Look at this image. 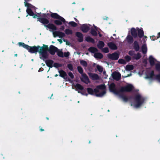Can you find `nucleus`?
<instances>
[{
    "instance_id": "1",
    "label": "nucleus",
    "mask_w": 160,
    "mask_h": 160,
    "mask_svg": "<svg viewBox=\"0 0 160 160\" xmlns=\"http://www.w3.org/2000/svg\"><path fill=\"white\" fill-rule=\"evenodd\" d=\"M41 48L40 53V54H42V57L40 58V59L43 61H45L48 58L49 54L47 52L48 51L51 54L53 55L58 50L57 48L52 45H50L49 48L48 45L43 44V46Z\"/></svg>"
},
{
    "instance_id": "36",
    "label": "nucleus",
    "mask_w": 160,
    "mask_h": 160,
    "mask_svg": "<svg viewBox=\"0 0 160 160\" xmlns=\"http://www.w3.org/2000/svg\"><path fill=\"white\" fill-rule=\"evenodd\" d=\"M158 36L157 37H155L154 36H152L150 37L151 39L153 40L154 41L155 40L158 39L160 37V32L158 33Z\"/></svg>"
},
{
    "instance_id": "14",
    "label": "nucleus",
    "mask_w": 160,
    "mask_h": 160,
    "mask_svg": "<svg viewBox=\"0 0 160 160\" xmlns=\"http://www.w3.org/2000/svg\"><path fill=\"white\" fill-rule=\"evenodd\" d=\"M112 77L114 79L118 81L121 78V74L119 72L115 71L113 72Z\"/></svg>"
},
{
    "instance_id": "15",
    "label": "nucleus",
    "mask_w": 160,
    "mask_h": 160,
    "mask_svg": "<svg viewBox=\"0 0 160 160\" xmlns=\"http://www.w3.org/2000/svg\"><path fill=\"white\" fill-rule=\"evenodd\" d=\"M80 29L84 33H86L90 29V27L87 24H83L80 27Z\"/></svg>"
},
{
    "instance_id": "30",
    "label": "nucleus",
    "mask_w": 160,
    "mask_h": 160,
    "mask_svg": "<svg viewBox=\"0 0 160 160\" xmlns=\"http://www.w3.org/2000/svg\"><path fill=\"white\" fill-rule=\"evenodd\" d=\"M75 87L77 89L81 90H82L84 89L83 87L79 83H77L75 85Z\"/></svg>"
},
{
    "instance_id": "18",
    "label": "nucleus",
    "mask_w": 160,
    "mask_h": 160,
    "mask_svg": "<svg viewBox=\"0 0 160 160\" xmlns=\"http://www.w3.org/2000/svg\"><path fill=\"white\" fill-rule=\"evenodd\" d=\"M88 75L93 80H98L99 79V77L97 74L89 73Z\"/></svg>"
},
{
    "instance_id": "17",
    "label": "nucleus",
    "mask_w": 160,
    "mask_h": 160,
    "mask_svg": "<svg viewBox=\"0 0 160 160\" xmlns=\"http://www.w3.org/2000/svg\"><path fill=\"white\" fill-rule=\"evenodd\" d=\"M76 36L78 38V41L79 42H82L83 41V35L82 34L79 32H77L75 33Z\"/></svg>"
},
{
    "instance_id": "58",
    "label": "nucleus",
    "mask_w": 160,
    "mask_h": 160,
    "mask_svg": "<svg viewBox=\"0 0 160 160\" xmlns=\"http://www.w3.org/2000/svg\"><path fill=\"white\" fill-rule=\"evenodd\" d=\"M99 36L100 37H102V34H100L99 32Z\"/></svg>"
},
{
    "instance_id": "53",
    "label": "nucleus",
    "mask_w": 160,
    "mask_h": 160,
    "mask_svg": "<svg viewBox=\"0 0 160 160\" xmlns=\"http://www.w3.org/2000/svg\"><path fill=\"white\" fill-rule=\"evenodd\" d=\"M65 29V27H64V26H61V27H60L59 29L60 30H63Z\"/></svg>"
},
{
    "instance_id": "56",
    "label": "nucleus",
    "mask_w": 160,
    "mask_h": 160,
    "mask_svg": "<svg viewBox=\"0 0 160 160\" xmlns=\"http://www.w3.org/2000/svg\"><path fill=\"white\" fill-rule=\"evenodd\" d=\"M40 130L42 132V131H44V129H43L42 128H40Z\"/></svg>"
},
{
    "instance_id": "21",
    "label": "nucleus",
    "mask_w": 160,
    "mask_h": 160,
    "mask_svg": "<svg viewBox=\"0 0 160 160\" xmlns=\"http://www.w3.org/2000/svg\"><path fill=\"white\" fill-rule=\"evenodd\" d=\"M133 38H134V37L132 35V36L130 35H128L126 37V40L128 43L131 44L134 41Z\"/></svg>"
},
{
    "instance_id": "49",
    "label": "nucleus",
    "mask_w": 160,
    "mask_h": 160,
    "mask_svg": "<svg viewBox=\"0 0 160 160\" xmlns=\"http://www.w3.org/2000/svg\"><path fill=\"white\" fill-rule=\"evenodd\" d=\"M125 58L126 61L129 62L131 59V58L128 55H127L125 57Z\"/></svg>"
},
{
    "instance_id": "35",
    "label": "nucleus",
    "mask_w": 160,
    "mask_h": 160,
    "mask_svg": "<svg viewBox=\"0 0 160 160\" xmlns=\"http://www.w3.org/2000/svg\"><path fill=\"white\" fill-rule=\"evenodd\" d=\"M56 52L57 53V55L58 56L61 58H63L64 57L63 53L62 51H60L58 49V51Z\"/></svg>"
},
{
    "instance_id": "12",
    "label": "nucleus",
    "mask_w": 160,
    "mask_h": 160,
    "mask_svg": "<svg viewBox=\"0 0 160 160\" xmlns=\"http://www.w3.org/2000/svg\"><path fill=\"white\" fill-rule=\"evenodd\" d=\"M108 57L109 58L112 60H115L118 59L119 58V54L117 52H115L112 54H108Z\"/></svg>"
},
{
    "instance_id": "2",
    "label": "nucleus",
    "mask_w": 160,
    "mask_h": 160,
    "mask_svg": "<svg viewBox=\"0 0 160 160\" xmlns=\"http://www.w3.org/2000/svg\"><path fill=\"white\" fill-rule=\"evenodd\" d=\"M106 87L104 84H101L97 86L96 88L93 90L92 88H87V92L88 94L93 95L94 92L95 93V96L97 97H102L106 93V92L105 90H103L102 92L99 93H97L99 92V89L103 90L105 89Z\"/></svg>"
},
{
    "instance_id": "46",
    "label": "nucleus",
    "mask_w": 160,
    "mask_h": 160,
    "mask_svg": "<svg viewBox=\"0 0 160 160\" xmlns=\"http://www.w3.org/2000/svg\"><path fill=\"white\" fill-rule=\"evenodd\" d=\"M102 51L104 53H108L109 52L108 48V47H105L103 48H102Z\"/></svg>"
},
{
    "instance_id": "60",
    "label": "nucleus",
    "mask_w": 160,
    "mask_h": 160,
    "mask_svg": "<svg viewBox=\"0 0 160 160\" xmlns=\"http://www.w3.org/2000/svg\"><path fill=\"white\" fill-rule=\"evenodd\" d=\"M75 19V21L76 22H78V21L76 18H74Z\"/></svg>"
},
{
    "instance_id": "26",
    "label": "nucleus",
    "mask_w": 160,
    "mask_h": 160,
    "mask_svg": "<svg viewBox=\"0 0 160 160\" xmlns=\"http://www.w3.org/2000/svg\"><path fill=\"white\" fill-rule=\"evenodd\" d=\"M104 45L105 44L103 41H99L98 44H97V46L98 48L102 49L103 47H104Z\"/></svg>"
},
{
    "instance_id": "52",
    "label": "nucleus",
    "mask_w": 160,
    "mask_h": 160,
    "mask_svg": "<svg viewBox=\"0 0 160 160\" xmlns=\"http://www.w3.org/2000/svg\"><path fill=\"white\" fill-rule=\"evenodd\" d=\"M70 55V53L69 52H65L63 53V56L64 57H68Z\"/></svg>"
},
{
    "instance_id": "57",
    "label": "nucleus",
    "mask_w": 160,
    "mask_h": 160,
    "mask_svg": "<svg viewBox=\"0 0 160 160\" xmlns=\"http://www.w3.org/2000/svg\"><path fill=\"white\" fill-rule=\"evenodd\" d=\"M50 16V14L49 13H46V16L47 17V16Z\"/></svg>"
},
{
    "instance_id": "63",
    "label": "nucleus",
    "mask_w": 160,
    "mask_h": 160,
    "mask_svg": "<svg viewBox=\"0 0 160 160\" xmlns=\"http://www.w3.org/2000/svg\"><path fill=\"white\" fill-rule=\"evenodd\" d=\"M17 55H17V54H15L14 55V56H16V57L17 56Z\"/></svg>"
},
{
    "instance_id": "20",
    "label": "nucleus",
    "mask_w": 160,
    "mask_h": 160,
    "mask_svg": "<svg viewBox=\"0 0 160 160\" xmlns=\"http://www.w3.org/2000/svg\"><path fill=\"white\" fill-rule=\"evenodd\" d=\"M133 47L136 51H138L139 50L140 46L137 41H135L134 42Z\"/></svg>"
},
{
    "instance_id": "33",
    "label": "nucleus",
    "mask_w": 160,
    "mask_h": 160,
    "mask_svg": "<svg viewBox=\"0 0 160 160\" xmlns=\"http://www.w3.org/2000/svg\"><path fill=\"white\" fill-rule=\"evenodd\" d=\"M25 6L27 7V8H33L34 6L31 5V4L27 2H24Z\"/></svg>"
},
{
    "instance_id": "54",
    "label": "nucleus",
    "mask_w": 160,
    "mask_h": 160,
    "mask_svg": "<svg viewBox=\"0 0 160 160\" xmlns=\"http://www.w3.org/2000/svg\"><path fill=\"white\" fill-rule=\"evenodd\" d=\"M58 40L60 44L62 43V40L61 39H58Z\"/></svg>"
},
{
    "instance_id": "10",
    "label": "nucleus",
    "mask_w": 160,
    "mask_h": 160,
    "mask_svg": "<svg viewBox=\"0 0 160 160\" xmlns=\"http://www.w3.org/2000/svg\"><path fill=\"white\" fill-rule=\"evenodd\" d=\"M134 87L131 84H129L124 87H122L120 89V93L124 92H131L132 91Z\"/></svg>"
},
{
    "instance_id": "47",
    "label": "nucleus",
    "mask_w": 160,
    "mask_h": 160,
    "mask_svg": "<svg viewBox=\"0 0 160 160\" xmlns=\"http://www.w3.org/2000/svg\"><path fill=\"white\" fill-rule=\"evenodd\" d=\"M78 92L79 93H80L81 94H82V95H85L86 96H87L88 95V94L86 93V91L81 92V91H78Z\"/></svg>"
},
{
    "instance_id": "42",
    "label": "nucleus",
    "mask_w": 160,
    "mask_h": 160,
    "mask_svg": "<svg viewBox=\"0 0 160 160\" xmlns=\"http://www.w3.org/2000/svg\"><path fill=\"white\" fill-rule=\"evenodd\" d=\"M67 67L70 71H73V65L72 64L70 63L67 64Z\"/></svg>"
},
{
    "instance_id": "13",
    "label": "nucleus",
    "mask_w": 160,
    "mask_h": 160,
    "mask_svg": "<svg viewBox=\"0 0 160 160\" xmlns=\"http://www.w3.org/2000/svg\"><path fill=\"white\" fill-rule=\"evenodd\" d=\"M58 72L59 73V76L60 77L65 79L66 81H68L70 82H71V80L69 78L67 77V73L65 71L63 70H61Z\"/></svg>"
},
{
    "instance_id": "45",
    "label": "nucleus",
    "mask_w": 160,
    "mask_h": 160,
    "mask_svg": "<svg viewBox=\"0 0 160 160\" xmlns=\"http://www.w3.org/2000/svg\"><path fill=\"white\" fill-rule=\"evenodd\" d=\"M53 66L56 68H58L62 66V65L57 63H55L53 64Z\"/></svg>"
},
{
    "instance_id": "25",
    "label": "nucleus",
    "mask_w": 160,
    "mask_h": 160,
    "mask_svg": "<svg viewBox=\"0 0 160 160\" xmlns=\"http://www.w3.org/2000/svg\"><path fill=\"white\" fill-rule=\"evenodd\" d=\"M142 51L143 54H145L147 53V48L146 43H144L141 47Z\"/></svg>"
},
{
    "instance_id": "29",
    "label": "nucleus",
    "mask_w": 160,
    "mask_h": 160,
    "mask_svg": "<svg viewBox=\"0 0 160 160\" xmlns=\"http://www.w3.org/2000/svg\"><path fill=\"white\" fill-rule=\"evenodd\" d=\"M94 57L97 58L102 59L103 58V56L101 53L98 52L94 54Z\"/></svg>"
},
{
    "instance_id": "64",
    "label": "nucleus",
    "mask_w": 160,
    "mask_h": 160,
    "mask_svg": "<svg viewBox=\"0 0 160 160\" xmlns=\"http://www.w3.org/2000/svg\"><path fill=\"white\" fill-rule=\"evenodd\" d=\"M39 15H40V14H41V13H37Z\"/></svg>"
},
{
    "instance_id": "32",
    "label": "nucleus",
    "mask_w": 160,
    "mask_h": 160,
    "mask_svg": "<svg viewBox=\"0 0 160 160\" xmlns=\"http://www.w3.org/2000/svg\"><path fill=\"white\" fill-rule=\"evenodd\" d=\"M134 67L132 65H127L126 67V69L128 71H131L133 69Z\"/></svg>"
},
{
    "instance_id": "8",
    "label": "nucleus",
    "mask_w": 160,
    "mask_h": 160,
    "mask_svg": "<svg viewBox=\"0 0 160 160\" xmlns=\"http://www.w3.org/2000/svg\"><path fill=\"white\" fill-rule=\"evenodd\" d=\"M145 78L151 80H156L160 82V73L155 75L154 74V71L152 70L150 73L146 75Z\"/></svg>"
},
{
    "instance_id": "5",
    "label": "nucleus",
    "mask_w": 160,
    "mask_h": 160,
    "mask_svg": "<svg viewBox=\"0 0 160 160\" xmlns=\"http://www.w3.org/2000/svg\"><path fill=\"white\" fill-rule=\"evenodd\" d=\"M131 33L134 38H137L138 36L140 38L144 37L143 38L146 40L147 38L146 36L144 35V31L142 28H139L137 27L136 29L134 28H132L131 29Z\"/></svg>"
},
{
    "instance_id": "19",
    "label": "nucleus",
    "mask_w": 160,
    "mask_h": 160,
    "mask_svg": "<svg viewBox=\"0 0 160 160\" xmlns=\"http://www.w3.org/2000/svg\"><path fill=\"white\" fill-rule=\"evenodd\" d=\"M45 63L47 66L49 68H52L53 67V64L54 61L52 60L48 59L45 61Z\"/></svg>"
},
{
    "instance_id": "3",
    "label": "nucleus",
    "mask_w": 160,
    "mask_h": 160,
    "mask_svg": "<svg viewBox=\"0 0 160 160\" xmlns=\"http://www.w3.org/2000/svg\"><path fill=\"white\" fill-rule=\"evenodd\" d=\"M41 16L42 17L38 18V21L44 24L45 27L52 29L53 31H55L57 30L56 27L54 24L52 23H49V20L46 18L47 17L46 13H42Z\"/></svg>"
},
{
    "instance_id": "23",
    "label": "nucleus",
    "mask_w": 160,
    "mask_h": 160,
    "mask_svg": "<svg viewBox=\"0 0 160 160\" xmlns=\"http://www.w3.org/2000/svg\"><path fill=\"white\" fill-rule=\"evenodd\" d=\"M85 40L88 42H91L93 44L95 42L94 39L91 38L90 36L86 37L85 38Z\"/></svg>"
},
{
    "instance_id": "62",
    "label": "nucleus",
    "mask_w": 160,
    "mask_h": 160,
    "mask_svg": "<svg viewBox=\"0 0 160 160\" xmlns=\"http://www.w3.org/2000/svg\"><path fill=\"white\" fill-rule=\"evenodd\" d=\"M58 76V74H55V77H57V76Z\"/></svg>"
},
{
    "instance_id": "43",
    "label": "nucleus",
    "mask_w": 160,
    "mask_h": 160,
    "mask_svg": "<svg viewBox=\"0 0 160 160\" xmlns=\"http://www.w3.org/2000/svg\"><path fill=\"white\" fill-rule=\"evenodd\" d=\"M97 68L98 69V70L100 72H102L103 70V68L102 67L99 66V65H97Z\"/></svg>"
},
{
    "instance_id": "41",
    "label": "nucleus",
    "mask_w": 160,
    "mask_h": 160,
    "mask_svg": "<svg viewBox=\"0 0 160 160\" xmlns=\"http://www.w3.org/2000/svg\"><path fill=\"white\" fill-rule=\"evenodd\" d=\"M58 37L59 38H63L64 37H65V34L62 32H60V31H59V33H58Z\"/></svg>"
},
{
    "instance_id": "9",
    "label": "nucleus",
    "mask_w": 160,
    "mask_h": 160,
    "mask_svg": "<svg viewBox=\"0 0 160 160\" xmlns=\"http://www.w3.org/2000/svg\"><path fill=\"white\" fill-rule=\"evenodd\" d=\"M77 69L79 72L82 74V77L81 78V80L86 84H88L90 82L89 79L85 73H83V70L82 67L80 66H78L77 67Z\"/></svg>"
},
{
    "instance_id": "31",
    "label": "nucleus",
    "mask_w": 160,
    "mask_h": 160,
    "mask_svg": "<svg viewBox=\"0 0 160 160\" xmlns=\"http://www.w3.org/2000/svg\"><path fill=\"white\" fill-rule=\"evenodd\" d=\"M64 32L67 35H72L73 33L72 31L68 28L66 29Z\"/></svg>"
},
{
    "instance_id": "38",
    "label": "nucleus",
    "mask_w": 160,
    "mask_h": 160,
    "mask_svg": "<svg viewBox=\"0 0 160 160\" xmlns=\"http://www.w3.org/2000/svg\"><path fill=\"white\" fill-rule=\"evenodd\" d=\"M118 62L119 63L123 64H125L126 63V61L122 59H119L118 60Z\"/></svg>"
},
{
    "instance_id": "59",
    "label": "nucleus",
    "mask_w": 160,
    "mask_h": 160,
    "mask_svg": "<svg viewBox=\"0 0 160 160\" xmlns=\"http://www.w3.org/2000/svg\"><path fill=\"white\" fill-rule=\"evenodd\" d=\"M25 0V2H29L30 1V0Z\"/></svg>"
},
{
    "instance_id": "39",
    "label": "nucleus",
    "mask_w": 160,
    "mask_h": 160,
    "mask_svg": "<svg viewBox=\"0 0 160 160\" xmlns=\"http://www.w3.org/2000/svg\"><path fill=\"white\" fill-rule=\"evenodd\" d=\"M69 24L71 25L72 27H76L78 25L77 24L73 21H71L69 22Z\"/></svg>"
},
{
    "instance_id": "6",
    "label": "nucleus",
    "mask_w": 160,
    "mask_h": 160,
    "mask_svg": "<svg viewBox=\"0 0 160 160\" xmlns=\"http://www.w3.org/2000/svg\"><path fill=\"white\" fill-rule=\"evenodd\" d=\"M50 16L53 19H57L54 21L55 24L57 25H60L62 24V22L65 23L66 22L65 20L62 17L60 16L57 13L51 12Z\"/></svg>"
},
{
    "instance_id": "28",
    "label": "nucleus",
    "mask_w": 160,
    "mask_h": 160,
    "mask_svg": "<svg viewBox=\"0 0 160 160\" xmlns=\"http://www.w3.org/2000/svg\"><path fill=\"white\" fill-rule=\"evenodd\" d=\"M120 97L122 98L123 100L125 102H127L128 100L131 99L132 98V97H130L129 98H128L127 96L123 94L120 95Z\"/></svg>"
},
{
    "instance_id": "55",
    "label": "nucleus",
    "mask_w": 160,
    "mask_h": 160,
    "mask_svg": "<svg viewBox=\"0 0 160 160\" xmlns=\"http://www.w3.org/2000/svg\"><path fill=\"white\" fill-rule=\"evenodd\" d=\"M146 39L145 40V38H143V43H146Z\"/></svg>"
},
{
    "instance_id": "7",
    "label": "nucleus",
    "mask_w": 160,
    "mask_h": 160,
    "mask_svg": "<svg viewBox=\"0 0 160 160\" xmlns=\"http://www.w3.org/2000/svg\"><path fill=\"white\" fill-rule=\"evenodd\" d=\"M134 100L136 103L135 107L136 108H138L144 103L145 99L140 94H137L135 96Z\"/></svg>"
},
{
    "instance_id": "51",
    "label": "nucleus",
    "mask_w": 160,
    "mask_h": 160,
    "mask_svg": "<svg viewBox=\"0 0 160 160\" xmlns=\"http://www.w3.org/2000/svg\"><path fill=\"white\" fill-rule=\"evenodd\" d=\"M128 54L130 56H133L135 55V52L132 50H130L129 51Z\"/></svg>"
},
{
    "instance_id": "48",
    "label": "nucleus",
    "mask_w": 160,
    "mask_h": 160,
    "mask_svg": "<svg viewBox=\"0 0 160 160\" xmlns=\"http://www.w3.org/2000/svg\"><path fill=\"white\" fill-rule=\"evenodd\" d=\"M59 31H55L53 32V34L54 37H58V33Z\"/></svg>"
},
{
    "instance_id": "27",
    "label": "nucleus",
    "mask_w": 160,
    "mask_h": 160,
    "mask_svg": "<svg viewBox=\"0 0 160 160\" xmlns=\"http://www.w3.org/2000/svg\"><path fill=\"white\" fill-rule=\"evenodd\" d=\"M88 51L92 53H94L98 51V49L96 48L91 47L88 49Z\"/></svg>"
},
{
    "instance_id": "24",
    "label": "nucleus",
    "mask_w": 160,
    "mask_h": 160,
    "mask_svg": "<svg viewBox=\"0 0 160 160\" xmlns=\"http://www.w3.org/2000/svg\"><path fill=\"white\" fill-rule=\"evenodd\" d=\"M155 59L152 56H150L149 57V62L151 66H153L155 64Z\"/></svg>"
},
{
    "instance_id": "11",
    "label": "nucleus",
    "mask_w": 160,
    "mask_h": 160,
    "mask_svg": "<svg viewBox=\"0 0 160 160\" xmlns=\"http://www.w3.org/2000/svg\"><path fill=\"white\" fill-rule=\"evenodd\" d=\"M110 91L117 95H119L120 93V90H117L116 88V86L114 83H111L109 86Z\"/></svg>"
},
{
    "instance_id": "61",
    "label": "nucleus",
    "mask_w": 160,
    "mask_h": 160,
    "mask_svg": "<svg viewBox=\"0 0 160 160\" xmlns=\"http://www.w3.org/2000/svg\"><path fill=\"white\" fill-rule=\"evenodd\" d=\"M131 74H129V75H128V76H126V77H129V76H131Z\"/></svg>"
},
{
    "instance_id": "37",
    "label": "nucleus",
    "mask_w": 160,
    "mask_h": 160,
    "mask_svg": "<svg viewBox=\"0 0 160 160\" xmlns=\"http://www.w3.org/2000/svg\"><path fill=\"white\" fill-rule=\"evenodd\" d=\"M80 63L81 65L84 67H86L87 66V62L83 60H82L80 61Z\"/></svg>"
},
{
    "instance_id": "44",
    "label": "nucleus",
    "mask_w": 160,
    "mask_h": 160,
    "mask_svg": "<svg viewBox=\"0 0 160 160\" xmlns=\"http://www.w3.org/2000/svg\"><path fill=\"white\" fill-rule=\"evenodd\" d=\"M135 56L134 58L137 60H138L141 58V54L139 52L136 55L135 54Z\"/></svg>"
},
{
    "instance_id": "40",
    "label": "nucleus",
    "mask_w": 160,
    "mask_h": 160,
    "mask_svg": "<svg viewBox=\"0 0 160 160\" xmlns=\"http://www.w3.org/2000/svg\"><path fill=\"white\" fill-rule=\"evenodd\" d=\"M155 69L157 71H160V63H157L155 64Z\"/></svg>"
},
{
    "instance_id": "50",
    "label": "nucleus",
    "mask_w": 160,
    "mask_h": 160,
    "mask_svg": "<svg viewBox=\"0 0 160 160\" xmlns=\"http://www.w3.org/2000/svg\"><path fill=\"white\" fill-rule=\"evenodd\" d=\"M68 74V75L71 78L73 79L74 78V76L71 72H69Z\"/></svg>"
},
{
    "instance_id": "16",
    "label": "nucleus",
    "mask_w": 160,
    "mask_h": 160,
    "mask_svg": "<svg viewBox=\"0 0 160 160\" xmlns=\"http://www.w3.org/2000/svg\"><path fill=\"white\" fill-rule=\"evenodd\" d=\"M26 12L28 14L27 15L26 17H27L28 15H29L30 16H32L34 18H36L38 17L37 14H35L34 13L32 9L30 8H27L26 10Z\"/></svg>"
},
{
    "instance_id": "34",
    "label": "nucleus",
    "mask_w": 160,
    "mask_h": 160,
    "mask_svg": "<svg viewBox=\"0 0 160 160\" xmlns=\"http://www.w3.org/2000/svg\"><path fill=\"white\" fill-rule=\"evenodd\" d=\"M90 33L93 36H96L97 35V32L94 29L92 28L91 29Z\"/></svg>"
},
{
    "instance_id": "22",
    "label": "nucleus",
    "mask_w": 160,
    "mask_h": 160,
    "mask_svg": "<svg viewBox=\"0 0 160 160\" xmlns=\"http://www.w3.org/2000/svg\"><path fill=\"white\" fill-rule=\"evenodd\" d=\"M108 45L112 50H115L117 49V47L116 44L112 42H109L108 43Z\"/></svg>"
},
{
    "instance_id": "4",
    "label": "nucleus",
    "mask_w": 160,
    "mask_h": 160,
    "mask_svg": "<svg viewBox=\"0 0 160 160\" xmlns=\"http://www.w3.org/2000/svg\"><path fill=\"white\" fill-rule=\"evenodd\" d=\"M18 44L20 46H22L24 48L27 49L30 53H37V52H38L39 54L40 58H42V54H40V51L42 47H40L39 45L30 46L22 42H19Z\"/></svg>"
}]
</instances>
